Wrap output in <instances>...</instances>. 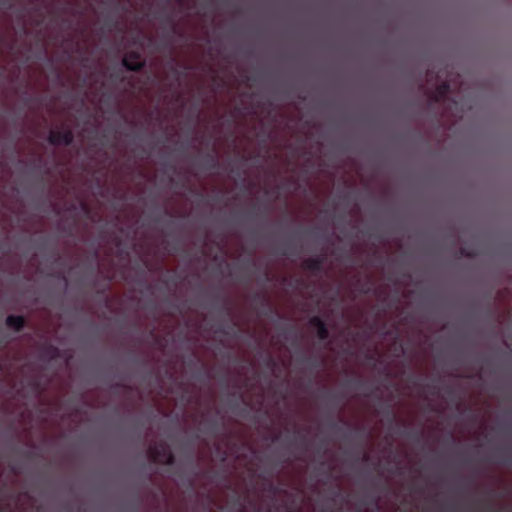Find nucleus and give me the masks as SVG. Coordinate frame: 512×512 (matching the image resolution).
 <instances>
[{
	"instance_id": "9b49d317",
	"label": "nucleus",
	"mask_w": 512,
	"mask_h": 512,
	"mask_svg": "<svg viewBox=\"0 0 512 512\" xmlns=\"http://www.w3.org/2000/svg\"><path fill=\"white\" fill-rule=\"evenodd\" d=\"M110 79L113 81L123 82L125 77L120 72H113L110 74Z\"/></svg>"
},
{
	"instance_id": "ddd939ff",
	"label": "nucleus",
	"mask_w": 512,
	"mask_h": 512,
	"mask_svg": "<svg viewBox=\"0 0 512 512\" xmlns=\"http://www.w3.org/2000/svg\"><path fill=\"white\" fill-rule=\"evenodd\" d=\"M171 71L175 76L176 80L178 81L181 77V72L174 65H171Z\"/></svg>"
},
{
	"instance_id": "5701e85b",
	"label": "nucleus",
	"mask_w": 512,
	"mask_h": 512,
	"mask_svg": "<svg viewBox=\"0 0 512 512\" xmlns=\"http://www.w3.org/2000/svg\"><path fill=\"white\" fill-rule=\"evenodd\" d=\"M364 459H365V460H368V455H366V454H365V455H364Z\"/></svg>"
},
{
	"instance_id": "f8f14e48",
	"label": "nucleus",
	"mask_w": 512,
	"mask_h": 512,
	"mask_svg": "<svg viewBox=\"0 0 512 512\" xmlns=\"http://www.w3.org/2000/svg\"><path fill=\"white\" fill-rule=\"evenodd\" d=\"M237 326L236 323H233L231 325H227V326H223L220 331L225 334V335H229L230 334V331L234 330V328Z\"/></svg>"
},
{
	"instance_id": "6ab92c4d",
	"label": "nucleus",
	"mask_w": 512,
	"mask_h": 512,
	"mask_svg": "<svg viewBox=\"0 0 512 512\" xmlns=\"http://www.w3.org/2000/svg\"><path fill=\"white\" fill-rule=\"evenodd\" d=\"M369 291H370V287H369V286H367V285H366V286H364V287H362V289H361V292H363V293H365V294H366V293H368Z\"/></svg>"
},
{
	"instance_id": "a211bd4d",
	"label": "nucleus",
	"mask_w": 512,
	"mask_h": 512,
	"mask_svg": "<svg viewBox=\"0 0 512 512\" xmlns=\"http://www.w3.org/2000/svg\"><path fill=\"white\" fill-rule=\"evenodd\" d=\"M32 386L36 389H39L40 388V383L38 380H33L32 381Z\"/></svg>"
},
{
	"instance_id": "4468645a",
	"label": "nucleus",
	"mask_w": 512,
	"mask_h": 512,
	"mask_svg": "<svg viewBox=\"0 0 512 512\" xmlns=\"http://www.w3.org/2000/svg\"><path fill=\"white\" fill-rule=\"evenodd\" d=\"M279 254L287 256V255L294 254V252L291 250L290 247H287L286 249L279 251Z\"/></svg>"
},
{
	"instance_id": "f257e3e1",
	"label": "nucleus",
	"mask_w": 512,
	"mask_h": 512,
	"mask_svg": "<svg viewBox=\"0 0 512 512\" xmlns=\"http://www.w3.org/2000/svg\"><path fill=\"white\" fill-rule=\"evenodd\" d=\"M148 456L154 463L165 465H173L175 463V456L163 442L151 445L148 448Z\"/></svg>"
},
{
	"instance_id": "6e6552de",
	"label": "nucleus",
	"mask_w": 512,
	"mask_h": 512,
	"mask_svg": "<svg viewBox=\"0 0 512 512\" xmlns=\"http://www.w3.org/2000/svg\"><path fill=\"white\" fill-rule=\"evenodd\" d=\"M203 166L206 169H215L219 166V162L215 155L208 153L203 159Z\"/></svg>"
},
{
	"instance_id": "412c9836",
	"label": "nucleus",
	"mask_w": 512,
	"mask_h": 512,
	"mask_svg": "<svg viewBox=\"0 0 512 512\" xmlns=\"http://www.w3.org/2000/svg\"><path fill=\"white\" fill-rule=\"evenodd\" d=\"M298 437L302 441H304L306 439V436L305 435H301L300 433H298Z\"/></svg>"
},
{
	"instance_id": "1a4fd4ad",
	"label": "nucleus",
	"mask_w": 512,
	"mask_h": 512,
	"mask_svg": "<svg viewBox=\"0 0 512 512\" xmlns=\"http://www.w3.org/2000/svg\"><path fill=\"white\" fill-rule=\"evenodd\" d=\"M317 336L321 341H325L329 338L330 333L326 323L317 328Z\"/></svg>"
},
{
	"instance_id": "aec40b11",
	"label": "nucleus",
	"mask_w": 512,
	"mask_h": 512,
	"mask_svg": "<svg viewBox=\"0 0 512 512\" xmlns=\"http://www.w3.org/2000/svg\"><path fill=\"white\" fill-rule=\"evenodd\" d=\"M508 452H509V450H508V449H501V450H499V454H502V455H505V454H507Z\"/></svg>"
},
{
	"instance_id": "dca6fc26",
	"label": "nucleus",
	"mask_w": 512,
	"mask_h": 512,
	"mask_svg": "<svg viewBox=\"0 0 512 512\" xmlns=\"http://www.w3.org/2000/svg\"><path fill=\"white\" fill-rule=\"evenodd\" d=\"M461 254L466 257L472 256L465 248H461Z\"/></svg>"
},
{
	"instance_id": "7ed1b4c3",
	"label": "nucleus",
	"mask_w": 512,
	"mask_h": 512,
	"mask_svg": "<svg viewBox=\"0 0 512 512\" xmlns=\"http://www.w3.org/2000/svg\"><path fill=\"white\" fill-rule=\"evenodd\" d=\"M122 65L128 71L139 72L144 69L145 61L142 59L140 52L132 50L125 54Z\"/></svg>"
},
{
	"instance_id": "4be33fe9",
	"label": "nucleus",
	"mask_w": 512,
	"mask_h": 512,
	"mask_svg": "<svg viewBox=\"0 0 512 512\" xmlns=\"http://www.w3.org/2000/svg\"><path fill=\"white\" fill-rule=\"evenodd\" d=\"M176 31H177V30H176V27L173 25V26H172V32H173V33H176Z\"/></svg>"
},
{
	"instance_id": "20e7f679",
	"label": "nucleus",
	"mask_w": 512,
	"mask_h": 512,
	"mask_svg": "<svg viewBox=\"0 0 512 512\" xmlns=\"http://www.w3.org/2000/svg\"><path fill=\"white\" fill-rule=\"evenodd\" d=\"M326 261L325 255H319L316 257H310L302 262L303 269L313 272L320 273L323 270L324 263Z\"/></svg>"
},
{
	"instance_id": "f3484780",
	"label": "nucleus",
	"mask_w": 512,
	"mask_h": 512,
	"mask_svg": "<svg viewBox=\"0 0 512 512\" xmlns=\"http://www.w3.org/2000/svg\"><path fill=\"white\" fill-rule=\"evenodd\" d=\"M305 360L311 362L314 366H318V363L312 357L305 358Z\"/></svg>"
},
{
	"instance_id": "2eb2a0df",
	"label": "nucleus",
	"mask_w": 512,
	"mask_h": 512,
	"mask_svg": "<svg viewBox=\"0 0 512 512\" xmlns=\"http://www.w3.org/2000/svg\"><path fill=\"white\" fill-rule=\"evenodd\" d=\"M276 365L274 359L272 357L267 358V366L268 367H274Z\"/></svg>"
},
{
	"instance_id": "39448f33",
	"label": "nucleus",
	"mask_w": 512,
	"mask_h": 512,
	"mask_svg": "<svg viewBox=\"0 0 512 512\" xmlns=\"http://www.w3.org/2000/svg\"><path fill=\"white\" fill-rule=\"evenodd\" d=\"M450 93V84L447 81L439 83L431 94V100L438 103L444 100Z\"/></svg>"
},
{
	"instance_id": "0eeeda50",
	"label": "nucleus",
	"mask_w": 512,
	"mask_h": 512,
	"mask_svg": "<svg viewBox=\"0 0 512 512\" xmlns=\"http://www.w3.org/2000/svg\"><path fill=\"white\" fill-rule=\"evenodd\" d=\"M41 351L44 356L55 358L58 355V348L50 343H44L41 346Z\"/></svg>"
},
{
	"instance_id": "9d476101",
	"label": "nucleus",
	"mask_w": 512,
	"mask_h": 512,
	"mask_svg": "<svg viewBox=\"0 0 512 512\" xmlns=\"http://www.w3.org/2000/svg\"><path fill=\"white\" fill-rule=\"evenodd\" d=\"M309 324L317 329L325 324V321L320 316H313L309 319Z\"/></svg>"
},
{
	"instance_id": "423d86ee",
	"label": "nucleus",
	"mask_w": 512,
	"mask_h": 512,
	"mask_svg": "<svg viewBox=\"0 0 512 512\" xmlns=\"http://www.w3.org/2000/svg\"><path fill=\"white\" fill-rule=\"evenodd\" d=\"M5 324L15 332H20L26 325V319L22 315H9L5 320Z\"/></svg>"
},
{
	"instance_id": "f03ea898",
	"label": "nucleus",
	"mask_w": 512,
	"mask_h": 512,
	"mask_svg": "<svg viewBox=\"0 0 512 512\" xmlns=\"http://www.w3.org/2000/svg\"><path fill=\"white\" fill-rule=\"evenodd\" d=\"M49 144L53 146H70L74 141V134L70 128L61 130H51L47 138Z\"/></svg>"
}]
</instances>
